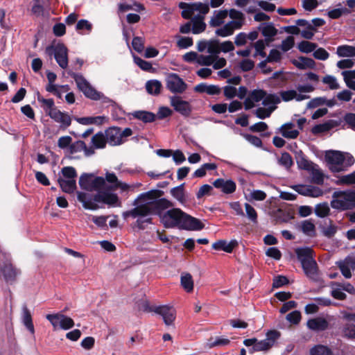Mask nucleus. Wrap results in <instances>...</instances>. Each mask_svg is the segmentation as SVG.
Instances as JSON below:
<instances>
[{
    "label": "nucleus",
    "instance_id": "7c9ffc66",
    "mask_svg": "<svg viewBox=\"0 0 355 355\" xmlns=\"http://www.w3.org/2000/svg\"><path fill=\"white\" fill-rule=\"evenodd\" d=\"M295 254L302 264L314 259L313 250L308 247L297 248L295 250Z\"/></svg>",
    "mask_w": 355,
    "mask_h": 355
},
{
    "label": "nucleus",
    "instance_id": "49530a36",
    "mask_svg": "<svg viewBox=\"0 0 355 355\" xmlns=\"http://www.w3.org/2000/svg\"><path fill=\"white\" fill-rule=\"evenodd\" d=\"M278 163L286 169L290 168L293 164L291 156L289 155V153L286 152L282 153L280 157L278 159Z\"/></svg>",
    "mask_w": 355,
    "mask_h": 355
},
{
    "label": "nucleus",
    "instance_id": "dca6fc26",
    "mask_svg": "<svg viewBox=\"0 0 355 355\" xmlns=\"http://www.w3.org/2000/svg\"><path fill=\"white\" fill-rule=\"evenodd\" d=\"M46 318L51 322L54 329L60 328L68 330L74 326L73 319L62 313L48 314Z\"/></svg>",
    "mask_w": 355,
    "mask_h": 355
},
{
    "label": "nucleus",
    "instance_id": "39448f33",
    "mask_svg": "<svg viewBox=\"0 0 355 355\" xmlns=\"http://www.w3.org/2000/svg\"><path fill=\"white\" fill-rule=\"evenodd\" d=\"M325 159L329 169L334 173L344 171L354 164V158L349 153L331 150L326 153Z\"/></svg>",
    "mask_w": 355,
    "mask_h": 355
},
{
    "label": "nucleus",
    "instance_id": "393cba45",
    "mask_svg": "<svg viewBox=\"0 0 355 355\" xmlns=\"http://www.w3.org/2000/svg\"><path fill=\"white\" fill-rule=\"evenodd\" d=\"M306 275L311 279L317 281L319 279L317 263L315 259L306 261L302 264Z\"/></svg>",
    "mask_w": 355,
    "mask_h": 355
},
{
    "label": "nucleus",
    "instance_id": "a18cd8bd",
    "mask_svg": "<svg viewBox=\"0 0 355 355\" xmlns=\"http://www.w3.org/2000/svg\"><path fill=\"white\" fill-rule=\"evenodd\" d=\"M276 108V106L269 107L268 108L259 107L256 110L255 114L258 118L263 119L269 117Z\"/></svg>",
    "mask_w": 355,
    "mask_h": 355
},
{
    "label": "nucleus",
    "instance_id": "603ef678",
    "mask_svg": "<svg viewBox=\"0 0 355 355\" xmlns=\"http://www.w3.org/2000/svg\"><path fill=\"white\" fill-rule=\"evenodd\" d=\"M171 195L178 201L183 202L185 200L183 185L173 188L171 190Z\"/></svg>",
    "mask_w": 355,
    "mask_h": 355
},
{
    "label": "nucleus",
    "instance_id": "7ed1b4c3",
    "mask_svg": "<svg viewBox=\"0 0 355 355\" xmlns=\"http://www.w3.org/2000/svg\"><path fill=\"white\" fill-rule=\"evenodd\" d=\"M179 7L182 10V16L184 19H190L192 17V32L198 34L205 30L206 24L204 22L205 15L209 11V6L206 2L185 3L181 2Z\"/></svg>",
    "mask_w": 355,
    "mask_h": 355
},
{
    "label": "nucleus",
    "instance_id": "bf43d9fd",
    "mask_svg": "<svg viewBox=\"0 0 355 355\" xmlns=\"http://www.w3.org/2000/svg\"><path fill=\"white\" fill-rule=\"evenodd\" d=\"M332 128V125L329 123H324L319 125H316L312 128V133L318 135L324 132L329 131Z\"/></svg>",
    "mask_w": 355,
    "mask_h": 355
},
{
    "label": "nucleus",
    "instance_id": "a19ab883",
    "mask_svg": "<svg viewBox=\"0 0 355 355\" xmlns=\"http://www.w3.org/2000/svg\"><path fill=\"white\" fill-rule=\"evenodd\" d=\"M135 118L138 119L144 123L153 122L155 120L156 116L152 112L147 111H137L133 113Z\"/></svg>",
    "mask_w": 355,
    "mask_h": 355
},
{
    "label": "nucleus",
    "instance_id": "f704fd0d",
    "mask_svg": "<svg viewBox=\"0 0 355 355\" xmlns=\"http://www.w3.org/2000/svg\"><path fill=\"white\" fill-rule=\"evenodd\" d=\"M295 158L299 168L307 171H311V169H313V164L306 159L302 150L296 152Z\"/></svg>",
    "mask_w": 355,
    "mask_h": 355
},
{
    "label": "nucleus",
    "instance_id": "6e6552de",
    "mask_svg": "<svg viewBox=\"0 0 355 355\" xmlns=\"http://www.w3.org/2000/svg\"><path fill=\"white\" fill-rule=\"evenodd\" d=\"M105 179L107 185V191H116L120 189L121 193H133L135 192L137 189L140 186V183L127 184L118 179L116 174L112 172L107 171L105 173Z\"/></svg>",
    "mask_w": 355,
    "mask_h": 355
},
{
    "label": "nucleus",
    "instance_id": "aec40b11",
    "mask_svg": "<svg viewBox=\"0 0 355 355\" xmlns=\"http://www.w3.org/2000/svg\"><path fill=\"white\" fill-rule=\"evenodd\" d=\"M213 186L225 194H232L236 189V184L231 179L218 178L213 182Z\"/></svg>",
    "mask_w": 355,
    "mask_h": 355
},
{
    "label": "nucleus",
    "instance_id": "8fccbe9b",
    "mask_svg": "<svg viewBox=\"0 0 355 355\" xmlns=\"http://www.w3.org/2000/svg\"><path fill=\"white\" fill-rule=\"evenodd\" d=\"M317 48V44L308 41H302L298 44V49L301 52L311 53Z\"/></svg>",
    "mask_w": 355,
    "mask_h": 355
},
{
    "label": "nucleus",
    "instance_id": "b1692460",
    "mask_svg": "<svg viewBox=\"0 0 355 355\" xmlns=\"http://www.w3.org/2000/svg\"><path fill=\"white\" fill-rule=\"evenodd\" d=\"M279 96L281 101L282 100L285 102L291 101L292 100L302 101L310 98L307 94H298L297 91L295 89L281 91L279 92Z\"/></svg>",
    "mask_w": 355,
    "mask_h": 355
},
{
    "label": "nucleus",
    "instance_id": "58836bf2",
    "mask_svg": "<svg viewBox=\"0 0 355 355\" xmlns=\"http://www.w3.org/2000/svg\"><path fill=\"white\" fill-rule=\"evenodd\" d=\"M228 15L232 19L231 21L239 24V28H241L245 24L244 14L241 11L232 8L228 11Z\"/></svg>",
    "mask_w": 355,
    "mask_h": 355
},
{
    "label": "nucleus",
    "instance_id": "09e8293b",
    "mask_svg": "<svg viewBox=\"0 0 355 355\" xmlns=\"http://www.w3.org/2000/svg\"><path fill=\"white\" fill-rule=\"evenodd\" d=\"M329 211L330 209L327 203L318 204L315 207V214L320 218L328 216Z\"/></svg>",
    "mask_w": 355,
    "mask_h": 355
},
{
    "label": "nucleus",
    "instance_id": "c9c22d12",
    "mask_svg": "<svg viewBox=\"0 0 355 355\" xmlns=\"http://www.w3.org/2000/svg\"><path fill=\"white\" fill-rule=\"evenodd\" d=\"M106 140L105 132H99L92 137V143L96 148H104L107 143Z\"/></svg>",
    "mask_w": 355,
    "mask_h": 355
},
{
    "label": "nucleus",
    "instance_id": "338daca9",
    "mask_svg": "<svg viewBox=\"0 0 355 355\" xmlns=\"http://www.w3.org/2000/svg\"><path fill=\"white\" fill-rule=\"evenodd\" d=\"M313 56L317 60H326L329 58V53L324 49L318 48L314 51Z\"/></svg>",
    "mask_w": 355,
    "mask_h": 355
},
{
    "label": "nucleus",
    "instance_id": "f3484780",
    "mask_svg": "<svg viewBox=\"0 0 355 355\" xmlns=\"http://www.w3.org/2000/svg\"><path fill=\"white\" fill-rule=\"evenodd\" d=\"M169 101L174 110L182 116L187 117L191 115L192 106L189 101L177 95L170 96Z\"/></svg>",
    "mask_w": 355,
    "mask_h": 355
},
{
    "label": "nucleus",
    "instance_id": "de8ad7c7",
    "mask_svg": "<svg viewBox=\"0 0 355 355\" xmlns=\"http://www.w3.org/2000/svg\"><path fill=\"white\" fill-rule=\"evenodd\" d=\"M302 232L310 236H312L315 234V225L309 220H304L302 223Z\"/></svg>",
    "mask_w": 355,
    "mask_h": 355
},
{
    "label": "nucleus",
    "instance_id": "4c0bfd02",
    "mask_svg": "<svg viewBox=\"0 0 355 355\" xmlns=\"http://www.w3.org/2000/svg\"><path fill=\"white\" fill-rule=\"evenodd\" d=\"M336 54L339 57H355V46L346 44L338 46Z\"/></svg>",
    "mask_w": 355,
    "mask_h": 355
},
{
    "label": "nucleus",
    "instance_id": "20e7f679",
    "mask_svg": "<svg viewBox=\"0 0 355 355\" xmlns=\"http://www.w3.org/2000/svg\"><path fill=\"white\" fill-rule=\"evenodd\" d=\"M77 198L85 209L96 210L99 208L98 203H103L112 207H120L118 196L112 192H98L92 195L85 192H78Z\"/></svg>",
    "mask_w": 355,
    "mask_h": 355
},
{
    "label": "nucleus",
    "instance_id": "f03ea898",
    "mask_svg": "<svg viewBox=\"0 0 355 355\" xmlns=\"http://www.w3.org/2000/svg\"><path fill=\"white\" fill-rule=\"evenodd\" d=\"M161 222L166 228L178 227L189 231H199L204 228L205 225L179 208H172L159 214Z\"/></svg>",
    "mask_w": 355,
    "mask_h": 355
},
{
    "label": "nucleus",
    "instance_id": "cd10ccee",
    "mask_svg": "<svg viewBox=\"0 0 355 355\" xmlns=\"http://www.w3.org/2000/svg\"><path fill=\"white\" fill-rule=\"evenodd\" d=\"M237 245L238 242L236 240H232L230 242L225 240H219L212 244V248L216 250H223L226 252L230 253Z\"/></svg>",
    "mask_w": 355,
    "mask_h": 355
},
{
    "label": "nucleus",
    "instance_id": "e2e57ef3",
    "mask_svg": "<svg viewBox=\"0 0 355 355\" xmlns=\"http://www.w3.org/2000/svg\"><path fill=\"white\" fill-rule=\"evenodd\" d=\"M250 200L262 201L266 199V193L261 190H253L249 194Z\"/></svg>",
    "mask_w": 355,
    "mask_h": 355
},
{
    "label": "nucleus",
    "instance_id": "72a5a7b5",
    "mask_svg": "<svg viewBox=\"0 0 355 355\" xmlns=\"http://www.w3.org/2000/svg\"><path fill=\"white\" fill-rule=\"evenodd\" d=\"M21 319L24 326L32 334H34L35 329L32 320V316L30 311L26 305L22 307Z\"/></svg>",
    "mask_w": 355,
    "mask_h": 355
},
{
    "label": "nucleus",
    "instance_id": "37998d69",
    "mask_svg": "<svg viewBox=\"0 0 355 355\" xmlns=\"http://www.w3.org/2000/svg\"><path fill=\"white\" fill-rule=\"evenodd\" d=\"M281 102L280 97L275 94H267L266 93V96L263 98L262 104L264 106L273 107L275 106L276 104H278Z\"/></svg>",
    "mask_w": 355,
    "mask_h": 355
},
{
    "label": "nucleus",
    "instance_id": "473e14b6",
    "mask_svg": "<svg viewBox=\"0 0 355 355\" xmlns=\"http://www.w3.org/2000/svg\"><path fill=\"white\" fill-rule=\"evenodd\" d=\"M293 64L300 69H313L315 62L312 58L300 57L293 61Z\"/></svg>",
    "mask_w": 355,
    "mask_h": 355
},
{
    "label": "nucleus",
    "instance_id": "6ab92c4d",
    "mask_svg": "<svg viewBox=\"0 0 355 355\" xmlns=\"http://www.w3.org/2000/svg\"><path fill=\"white\" fill-rule=\"evenodd\" d=\"M153 311L162 315L164 323L168 326L172 324L175 319V310L172 306L167 305L155 306Z\"/></svg>",
    "mask_w": 355,
    "mask_h": 355
},
{
    "label": "nucleus",
    "instance_id": "79ce46f5",
    "mask_svg": "<svg viewBox=\"0 0 355 355\" xmlns=\"http://www.w3.org/2000/svg\"><path fill=\"white\" fill-rule=\"evenodd\" d=\"M217 168V166L214 163H206L201 166L200 168L197 169L193 176L194 178H202L205 176L207 173V171L215 170Z\"/></svg>",
    "mask_w": 355,
    "mask_h": 355
},
{
    "label": "nucleus",
    "instance_id": "ea45409f",
    "mask_svg": "<svg viewBox=\"0 0 355 355\" xmlns=\"http://www.w3.org/2000/svg\"><path fill=\"white\" fill-rule=\"evenodd\" d=\"M162 83L157 80H148L146 83V89L147 92L152 95H158L162 89Z\"/></svg>",
    "mask_w": 355,
    "mask_h": 355
},
{
    "label": "nucleus",
    "instance_id": "774afa93",
    "mask_svg": "<svg viewBox=\"0 0 355 355\" xmlns=\"http://www.w3.org/2000/svg\"><path fill=\"white\" fill-rule=\"evenodd\" d=\"M144 41L142 37H135L132 40V45L133 49L141 53L143 51L144 49Z\"/></svg>",
    "mask_w": 355,
    "mask_h": 355
},
{
    "label": "nucleus",
    "instance_id": "ddd939ff",
    "mask_svg": "<svg viewBox=\"0 0 355 355\" xmlns=\"http://www.w3.org/2000/svg\"><path fill=\"white\" fill-rule=\"evenodd\" d=\"M166 89L173 94H182L188 88L187 84L177 73H171L165 79Z\"/></svg>",
    "mask_w": 355,
    "mask_h": 355
},
{
    "label": "nucleus",
    "instance_id": "a878e982",
    "mask_svg": "<svg viewBox=\"0 0 355 355\" xmlns=\"http://www.w3.org/2000/svg\"><path fill=\"white\" fill-rule=\"evenodd\" d=\"M159 198V197H156L149 201L151 202V207L153 213H156L159 216V214H163L161 211L171 207L173 205L166 198L158 199Z\"/></svg>",
    "mask_w": 355,
    "mask_h": 355
},
{
    "label": "nucleus",
    "instance_id": "680f3d73",
    "mask_svg": "<svg viewBox=\"0 0 355 355\" xmlns=\"http://www.w3.org/2000/svg\"><path fill=\"white\" fill-rule=\"evenodd\" d=\"M295 44V40L293 36L287 37L284 40L282 41L280 46L281 49L286 52L293 47Z\"/></svg>",
    "mask_w": 355,
    "mask_h": 355
},
{
    "label": "nucleus",
    "instance_id": "5701e85b",
    "mask_svg": "<svg viewBox=\"0 0 355 355\" xmlns=\"http://www.w3.org/2000/svg\"><path fill=\"white\" fill-rule=\"evenodd\" d=\"M306 325L312 331H322L328 329L329 321L323 317H316L309 320Z\"/></svg>",
    "mask_w": 355,
    "mask_h": 355
},
{
    "label": "nucleus",
    "instance_id": "2f4dec72",
    "mask_svg": "<svg viewBox=\"0 0 355 355\" xmlns=\"http://www.w3.org/2000/svg\"><path fill=\"white\" fill-rule=\"evenodd\" d=\"M259 29L261 31L263 35L266 37V42L267 43L271 42V37L277 33V30L271 23H263L260 25Z\"/></svg>",
    "mask_w": 355,
    "mask_h": 355
},
{
    "label": "nucleus",
    "instance_id": "9b49d317",
    "mask_svg": "<svg viewBox=\"0 0 355 355\" xmlns=\"http://www.w3.org/2000/svg\"><path fill=\"white\" fill-rule=\"evenodd\" d=\"M69 74L74 79L78 88L84 95L92 100L98 101L103 98V94L96 91L80 74L69 72Z\"/></svg>",
    "mask_w": 355,
    "mask_h": 355
},
{
    "label": "nucleus",
    "instance_id": "423d86ee",
    "mask_svg": "<svg viewBox=\"0 0 355 355\" xmlns=\"http://www.w3.org/2000/svg\"><path fill=\"white\" fill-rule=\"evenodd\" d=\"M105 177L96 176L93 173H83L79 179L80 188L89 191L108 192Z\"/></svg>",
    "mask_w": 355,
    "mask_h": 355
},
{
    "label": "nucleus",
    "instance_id": "0e129e2a",
    "mask_svg": "<svg viewBox=\"0 0 355 355\" xmlns=\"http://www.w3.org/2000/svg\"><path fill=\"white\" fill-rule=\"evenodd\" d=\"M339 182L343 184H355V171L348 175H343L339 178Z\"/></svg>",
    "mask_w": 355,
    "mask_h": 355
},
{
    "label": "nucleus",
    "instance_id": "f257e3e1",
    "mask_svg": "<svg viewBox=\"0 0 355 355\" xmlns=\"http://www.w3.org/2000/svg\"><path fill=\"white\" fill-rule=\"evenodd\" d=\"M162 192L159 190H151L150 191L141 193L135 200L133 205L135 208L131 210L123 212L122 216L124 219L129 217L137 218L136 225L139 229H144V223H151L152 218L150 216L153 211L151 207L150 200L156 197H160Z\"/></svg>",
    "mask_w": 355,
    "mask_h": 355
},
{
    "label": "nucleus",
    "instance_id": "4be33fe9",
    "mask_svg": "<svg viewBox=\"0 0 355 355\" xmlns=\"http://www.w3.org/2000/svg\"><path fill=\"white\" fill-rule=\"evenodd\" d=\"M49 116L56 123H60L61 128H66L71 125V119L70 116L67 113L61 112L58 108L51 110Z\"/></svg>",
    "mask_w": 355,
    "mask_h": 355
},
{
    "label": "nucleus",
    "instance_id": "c85d7f7f",
    "mask_svg": "<svg viewBox=\"0 0 355 355\" xmlns=\"http://www.w3.org/2000/svg\"><path fill=\"white\" fill-rule=\"evenodd\" d=\"M279 131L284 137L291 139H296L300 134L293 123H284L279 128Z\"/></svg>",
    "mask_w": 355,
    "mask_h": 355
},
{
    "label": "nucleus",
    "instance_id": "412c9836",
    "mask_svg": "<svg viewBox=\"0 0 355 355\" xmlns=\"http://www.w3.org/2000/svg\"><path fill=\"white\" fill-rule=\"evenodd\" d=\"M342 275L347 279L352 277L351 270H355V258L348 256L344 260L337 262Z\"/></svg>",
    "mask_w": 355,
    "mask_h": 355
},
{
    "label": "nucleus",
    "instance_id": "5fc2aeb1",
    "mask_svg": "<svg viewBox=\"0 0 355 355\" xmlns=\"http://www.w3.org/2000/svg\"><path fill=\"white\" fill-rule=\"evenodd\" d=\"M311 355H331L330 349L324 345H317L311 349Z\"/></svg>",
    "mask_w": 355,
    "mask_h": 355
},
{
    "label": "nucleus",
    "instance_id": "c756f323",
    "mask_svg": "<svg viewBox=\"0 0 355 355\" xmlns=\"http://www.w3.org/2000/svg\"><path fill=\"white\" fill-rule=\"evenodd\" d=\"M228 15L227 10H215L211 17L209 24L212 27L221 26Z\"/></svg>",
    "mask_w": 355,
    "mask_h": 355
},
{
    "label": "nucleus",
    "instance_id": "4d7b16f0",
    "mask_svg": "<svg viewBox=\"0 0 355 355\" xmlns=\"http://www.w3.org/2000/svg\"><path fill=\"white\" fill-rule=\"evenodd\" d=\"M267 42H266L264 40H258L254 44V48L256 50V53L254 55H259L262 58H265L266 56V53L264 51V49L266 48V45L268 44Z\"/></svg>",
    "mask_w": 355,
    "mask_h": 355
},
{
    "label": "nucleus",
    "instance_id": "bb28decb",
    "mask_svg": "<svg viewBox=\"0 0 355 355\" xmlns=\"http://www.w3.org/2000/svg\"><path fill=\"white\" fill-rule=\"evenodd\" d=\"M240 29L239 24L231 21L216 30V34L223 37L232 35L236 30Z\"/></svg>",
    "mask_w": 355,
    "mask_h": 355
},
{
    "label": "nucleus",
    "instance_id": "2eb2a0df",
    "mask_svg": "<svg viewBox=\"0 0 355 355\" xmlns=\"http://www.w3.org/2000/svg\"><path fill=\"white\" fill-rule=\"evenodd\" d=\"M4 261L0 263V271L7 282H13L16 280L17 276L21 273L20 270L12 265L10 259L7 254H4Z\"/></svg>",
    "mask_w": 355,
    "mask_h": 355
},
{
    "label": "nucleus",
    "instance_id": "69168bd1",
    "mask_svg": "<svg viewBox=\"0 0 355 355\" xmlns=\"http://www.w3.org/2000/svg\"><path fill=\"white\" fill-rule=\"evenodd\" d=\"M343 334L349 338H355V324H347L343 327Z\"/></svg>",
    "mask_w": 355,
    "mask_h": 355
},
{
    "label": "nucleus",
    "instance_id": "1a4fd4ad",
    "mask_svg": "<svg viewBox=\"0 0 355 355\" xmlns=\"http://www.w3.org/2000/svg\"><path fill=\"white\" fill-rule=\"evenodd\" d=\"M62 175L58 178V183L62 190L68 193H72L76 189V169L72 166L62 168Z\"/></svg>",
    "mask_w": 355,
    "mask_h": 355
},
{
    "label": "nucleus",
    "instance_id": "052dcab7",
    "mask_svg": "<svg viewBox=\"0 0 355 355\" xmlns=\"http://www.w3.org/2000/svg\"><path fill=\"white\" fill-rule=\"evenodd\" d=\"M173 114L172 110L168 107L162 106L160 107L155 115L158 119H164L166 117L171 116Z\"/></svg>",
    "mask_w": 355,
    "mask_h": 355
},
{
    "label": "nucleus",
    "instance_id": "4468645a",
    "mask_svg": "<svg viewBox=\"0 0 355 355\" xmlns=\"http://www.w3.org/2000/svg\"><path fill=\"white\" fill-rule=\"evenodd\" d=\"M280 336V332L277 330L268 331L266 334V339L260 341L257 340V344L250 349L251 352L268 351L275 345Z\"/></svg>",
    "mask_w": 355,
    "mask_h": 355
},
{
    "label": "nucleus",
    "instance_id": "3c124183",
    "mask_svg": "<svg viewBox=\"0 0 355 355\" xmlns=\"http://www.w3.org/2000/svg\"><path fill=\"white\" fill-rule=\"evenodd\" d=\"M322 83L327 85L330 89H337L339 88V84L337 79L333 76H325L322 78Z\"/></svg>",
    "mask_w": 355,
    "mask_h": 355
},
{
    "label": "nucleus",
    "instance_id": "13d9d810",
    "mask_svg": "<svg viewBox=\"0 0 355 355\" xmlns=\"http://www.w3.org/2000/svg\"><path fill=\"white\" fill-rule=\"evenodd\" d=\"M134 61L135 64L144 71H149L153 68L150 62L146 61L139 57L135 56Z\"/></svg>",
    "mask_w": 355,
    "mask_h": 355
},
{
    "label": "nucleus",
    "instance_id": "f8f14e48",
    "mask_svg": "<svg viewBox=\"0 0 355 355\" xmlns=\"http://www.w3.org/2000/svg\"><path fill=\"white\" fill-rule=\"evenodd\" d=\"M107 144L115 146L123 144L127 138L132 135V130L130 128L122 130L118 127H110L105 131Z\"/></svg>",
    "mask_w": 355,
    "mask_h": 355
},
{
    "label": "nucleus",
    "instance_id": "a211bd4d",
    "mask_svg": "<svg viewBox=\"0 0 355 355\" xmlns=\"http://www.w3.org/2000/svg\"><path fill=\"white\" fill-rule=\"evenodd\" d=\"M53 50L54 58L62 69H67L68 67V50L63 44H58L55 47H48L47 51Z\"/></svg>",
    "mask_w": 355,
    "mask_h": 355
},
{
    "label": "nucleus",
    "instance_id": "864d4df0",
    "mask_svg": "<svg viewBox=\"0 0 355 355\" xmlns=\"http://www.w3.org/2000/svg\"><path fill=\"white\" fill-rule=\"evenodd\" d=\"M214 61V55L199 54L198 64L201 66H210Z\"/></svg>",
    "mask_w": 355,
    "mask_h": 355
},
{
    "label": "nucleus",
    "instance_id": "e433bc0d",
    "mask_svg": "<svg viewBox=\"0 0 355 355\" xmlns=\"http://www.w3.org/2000/svg\"><path fill=\"white\" fill-rule=\"evenodd\" d=\"M180 283L182 288L187 293H191L193 290V280L189 273H182L181 275Z\"/></svg>",
    "mask_w": 355,
    "mask_h": 355
},
{
    "label": "nucleus",
    "instance_id": "0eeeda50",
    "mask_svg": "<svg viewBox=\"0 0 355 355\" xmlns=\"http://www.w3.org/2000/svg\"><path fill=\"white\" fill-rule=\"evenodd\" d=\"M331 207L345 210L355 207V191H336L333 194Z\"/></svg>",
    "mask_w": 355,
    "mask_h": 355
},
{
    "label": "nucleus",
    "instance_id": "6e6d98bb",
    "mask_svg": "<svg viewBox=\"0 0 355 355\" xmlns=\"http://www.w3.org/2000/svg\"><path fill=\"white\" fill-rule=\"evenodd\" d=\"M246 216L252 223L257 222V213L254 208L248 203L245 204Z\"/></svg>",
    "mask_w": 355,
    "mask_h": 355
},
{
    "label": "nucleus",
    "instance_id": "9d476101",
    "mask_svg": "<svg viewBox=\"0 0 355 355\" xmlns=\"http://www.w3.org/2000/svg\"><path fill=\"white\" fill-rule=\"evenodd\" d=\"M69 74L74 79L78 88L84 95L92 100L98 101L103 98V94L96 91L80 74L69 72Z\"/></svg>",
    "mask_w": 355,
    "mask_h": 355
},
{
    "label": "nucleus",
    "instance_id": "c03bdc74",
    "mask_svg": "<svg viewBox=\"0 0 355 355\" xmlns=\"http://www.w3.org/2000/svg\"><path fill=\"white\" fill-rule=\"evenodd\" d=\"M37 101L42 104L43 108L48 115L51 110L57 108L55 106L54 101L52 98H44L39 94L37 96Z\"/></svg>",
    "mask_w": 355,
    "mask_h": 355
}]
</instances>
